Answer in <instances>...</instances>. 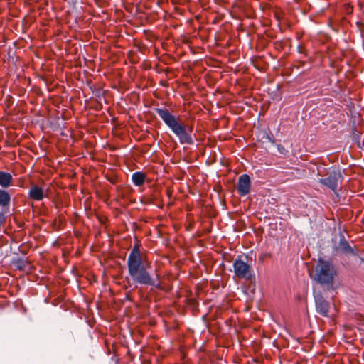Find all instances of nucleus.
Returning a JSON list of instances; mask_svg holds the SVG:
<instances>
[{"label":"nucleus","mask_w":364,"mask_h":364,"mask_svg":"<svg viewBox=\"0 0 364 364\" xmlns=\"http://www.w3.org/2000/svg\"><path fill=\"white\" fill-rule=\"evenodd\" d=\"M157 114L166 125L178 138L181 144L192 145L194 140L192 136V127L181 122L179 117L172 114L168 109L163 108L156 109Z\"/></svg>","instance_id":"obj_1"},{"label":"nucleus","mask_w":364,"mask_h":364,"mask_svg":"<svg viewBox=\"0 0 364 364\" xmlns=\"http://www.w3.org/2000/svg\"><path fill=\"white\" fill-rule=\"evenodd\" d=\"M129 275L134 283L143 285L155 286L156 282L144 265L140 251L135 246L130 252L127 259Z\"/></svg>","instance_id":"obj_2"},{"label":"nucleus","mask_w":364,"mask_h":364,"mask_svg":"<svg viewBox=\"0 0 364 364\" xmlns=\"http://www.w3.org/2000/svg\"><path fill=\"white\" fill-rule=\"evenodd\" d=\"M333 266L328 262L319 259L315 267L314 273L311 277L322 284H329L333 282L335 275Z\"/></svg>","instance_id":"obj_3"},{"label":"nucleus","mask_w":364,"mask_h":364,"mask_svg":"<svg viewBox=\"0 0 364 364\" xmlns=\"http://www.w3.org/2000/svg\"><path fill=\"white\" fill-rule=\"evenodd\" d=\"M235 277L238 279L250 280L253 275V269L250 264L245 262L242 256H238L233 262Z\"/></svg>","instance_id":"obj_4"},{"label":"nucleus","mask_w":364,"mask_h":364,"mask_svg":"<svg viewBox=\"0 0 364 364\" xmlns=\"http://www.w3.org/2000/svg\"><path fill=\"white\" fill-rule=\"evenodd\" d=\"M342 178L339 171L332 169L328 172V177L319 179V182L336 192L338 188V182Z\"/></svg>","instance_id":"obj_5"},{"label":"nucleus","mask_w":364,"mask_h":364,"mask_svg":"<svg viewBox=\"0 0 364 364\" xmlns=\"http://www.w3.org/2000/svg\"><path fill=\"white\" fill-rule=\"evenodd\" d=\"M316 311L324 317L329 316L330 304L321 294H316L314 295Z\"/></svg>","instance_id":"obj_6"},{"label":"nucleus","mask_w":364,"mask_h":364,"mask_svg":"<svg viewBox=\"0 0 364 364\" xmlns=\"http://www.w3.org/2000/svg\"><path fill=\"white\" fill-rule=\"evenodd\" d=\"M251 181L247 174H242L238 178L237 191L240 196H246L250 191Z\"/></svg>","instance_id":"obj_7"},{"label":"nucleus","mask_w":364,"mask_h":364,"mask_svg":"<svg viewBox=\"0 0 364 364\" xmlns=\"http://www.w3.org/2000/svg\"><path fill=\"white\" fill-rule=\"evenodd\" d=\"M336 250L338 253L346 256L357 255L354 248L349 245L343 236H342L340 239L338 247H336Z\"/></svg>","instance_id":"obj_8"},{"label":"nucleus","mask_w":364,"mask_h":364,"mask_svg":"<svg viewBox=\"0 0 364 364\" xmlns=\"http://www.w3.org/2000/svg\"><path fill=\"white\" fill-rule=\"evenodd\" d=\"M28 195L30 198L36 200H41L44 197L43 189L38 186H32L29 191Z\"/></svg>","instance_id":"obj_9"},{"label":"nucleus","mask_w":364,"mask_h":364,"mask_svg":"<svg viewBox=\"0 0 364 364\" xmlns=\"http://www.w3.org/2000/svg\"><path fill=\"white\" fill-rule=\"evenodd\" d=\"M12 176L7 172L0 171V186L2 187H8L12 181Z\"/></svg>","instance_id":"obj_10"},{"label":"nucleus","mask_w":364,"mask_h":364,"mask_svg":"<svg viewBox=\"0 0 364 364\" xmlns=\"http://www.w3.org/2000/svg\"><path fill=\"white\" fill-rule=\"evenodd\" d=\"M146 176L144 173L138 171L132 174V180L134 184L136 186H140L144 184Z\"/></svg>","instance_id":"obj_11"},{"label":"nucleus","mask_w":364,"mask_h":364,"mask_svg":"<svg viewBox=\"0 0 364 364\" xmlns=\"http://www.w3.org/2000/svg\"><path fill=\"white\" fill-rule=\"evenodd\" d=\"M10 202V196L9 193L4 190L0 189V205L6 206Z\"/></svg>","instance_id":"obj_12"},{"label":"nucleus","mask_w":364,"mask_h":364,"mask_svg":"<svg viewBox=\"0 0 364 364\" xmlns=\"http://www.w3.org/2000/svg\"><path fill=\"white\" fill-rule=\"evenodd\" d=\"M277 149H278V151L282 154H285L287 152V151L285 149V148L280 144H279L277 146Z\"/></svg>","instance_id":"obj_13"}]
</instances>
